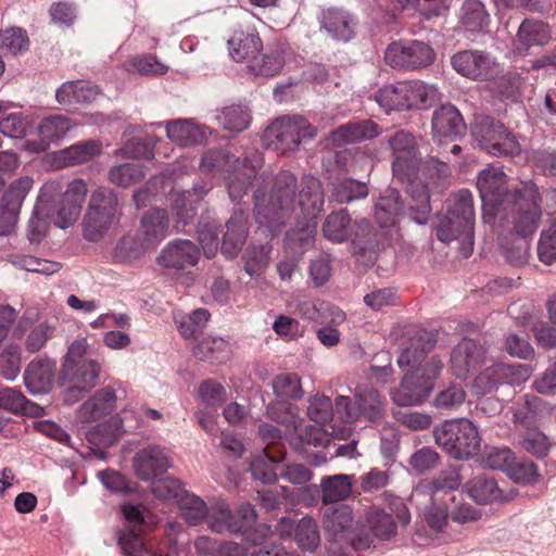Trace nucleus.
<instances>
[{
	"label": "nucleus",
	"mask_w": 556,
	"mask_h": 556,
	"mask_svg": "<svg viewBox=\"0 0 556 556\" xmlns=\"http://www.w3.org/2000/svg\"><path fill=\"white\" fill-rule=\"evenodd\" d=\"M87 194L88 186L81 178L70 181L64 191L58 180L45 182L28 223L30 241L41 240L50 223L62 229L74 225L80 215Z\"/></svg>",
	"instance_id": "f257e3e1"
},
{
	"label": "nucleus",
	"mask_w": 556,
	"mask_h": 556,
	"mask_svg": "<svg viewBox=\"0 0 556 556\" xmlns=\"http://www.w3.org/2000/svg\"><path fill=\"white\" fill-rule=\"evenodd\" d=\"M392 150V169L395 177L406 181L409 195V215L414 222L424 225L431 213L430 195L426 185L418 178L420 153L418 139L406 130H397L389 137Z\"/></svg>",
	"instance_id": "f03ea898"
},
{
	"label": "nucleus",
	"mask_w": 556,
	"mask_h": 556,
	"mask_svg": "<svg viewBox=\"0 0 556 556\" xmlns=\"http://www.w3.org/2000/svg\"><path fill=\"white\" fill-rule=\"evenodd\" d=\"M263 184L270 185L269 197L266 198V187H257L254 192V215L261 226L270 231L278 230L299 207V197L303 176L299 182L295 175L289 170H280L270 178L265 172L260 176Z\"/></svg>",
	"instance_id": "7ed1b4c3"
},
{
	"label": "nucleus",
	"mask_w": 556,
	"mask_h": 556,
	"mask_svg": "<svg viewBox=\"0 0 556 556\" xmlns=\"http://www.w3.org/2000/svg\"><path fill=\"white\" fill-rule=\"evenodd\" d=\"M511 199L497 211L493 230L532 239L543 215L539 187L533 181H521Z\"/></svg>",
	"instance_id": "20e7f679"
},
{
	"label": "nucleus",
	"mask_w": 556,
	"mask_h": 556,
	"mask_svg": "<svg viewBox=\"0 0 556 556\" xmlns=\"http://www.w3.org/2000/svg\"><path fill=\"white\" fill-rule=\"evenodd\" d=\"M473 195L462 189L446 200L445 213L439 219L435 236L442 242L458 241L460 253L467 258L473 250Z\"/></svg>",
	"instance_id": "39448f33"
},
{
	"label": "nucleus",
	"mask_w": 556,
	"mask_h": 556,
	"mask_svg": "<svg viewBox=\"0 0 556 556\" xmlns=\"http://www.w3.org/2000/svg\"><path fill=\"white\" fill-rule=\"evenodd\" d=\"M262 165L263 156L256 151L240 159L226 150L212 149L203 154L199 166L203 173H227L229 197L232 201H239L247 194Z\"/></svg>",
	"instance_id": "423d86ee"
},
{
	"label": "nucleus",
	"mask_w": 556,
	"mask_h": 556,
	"mask_svg": "<svg viewBox=\"0 0 556 556\" xmlns=\"http://www.w3.org/2000/svg\"><path fill=\"white\" fill-rule=\"evenodd\" d=\"M325 194L320 180L316 177L304 178L299 197V208L303 219H299L285 238V244L293 255L302 256L313 248L317 232L316 218L323 210Z\"/></svg>",
	"instance_id": "0eeeda50"
},
{
	"label": "nucleus",
	"mask_w": 556,
	"mask_h": 556,
	"mask_svg": "<svg viewBox=\"0 0 556 556\" xmlns=\"http://www.w3.org/2000/svg\"><path fill=\"white\" fill-rule=\"evenodd\" d=\"M122 208L115 191L100 186L92 190L83 217V236L87 241L101 240L118 223Z\"/></svg>",
	"instance_id": "6e6552de"
},
{
	"label": "nucleus",
	"mask_w": 556,
	"mask_h": 556,
	"mask_svg": "<svg viewBox=\"0 0 556 556\" xmlns=\"http://www.w3.org/2000/svg\"><path fill=\"white\" fill-rule=\"evenodd\" d=\"M336 413L345 421L365 420L380 425L387 417V402L374 387H356L353 397H336Z\"/></svg>",
	"instance_id": "1a4fd4ad"
},
{
	"label": "nucleus",
	"mask_w": 556,
	"mask_h": 556,
	"mask_svg": "<svg viewBox=\"0 0 556 556\" xmlns=\"http://www.w3.org/2000/svg\"><path fill=\"white\" fill-rule=\"evenodd\" d=\"M443 368V363L435 356L405 375L399 387L391 389L392 402L402 407L416 406L424 403L433 389V381Z\"/></svg>",
	"instance_id": "9d476101"
},
{
	"label": "nucleus",
	"mask_w": 556,
	"mask_h": 556,
	"mask_svg": "<svg viewBox=\"0 0 556 556\" xmlns=\"http://www.w3.org/2000/svg\"><path fill=\"white\" fill-rule=\"evenodd\" d=\"M433 438L439 446L456 459L476 455L481 442L476 426L465 418L445 420L442 425L434 427Z\"/></svg>",
	"instance_id": "9b49d317"
},
{
	"label": "nucleus",
	"mask_w": 556,
	"mask_h": 556,
	"mask_svg": "<svg viewBox=\"0 0 556 556\" xmlns=\"http://www.w3.org/2000/svg\"><path fill=\"white\" fill-rule=\"evenodd\" d=\"M516 186L510 188L507 176L502 167L489 166L480 170L477 177V188L482 201V220L488 225H495L497 211L513 200L517 193Z\"/></svg>",
	"instance_id": "f8f14e48"
},
{
	"label": "nucleus",
	"mask_w": 556,
	"mask_h": 556,
	"mask_svg": "<svg viewBox=\"0 0 556 556\" xmlns=\"http://www.w3.org/2000/svg\"><path fill=\"white\" fill-rule=\"evenodd\" d=\"M100 369V364L88 356L87 340L80 338L68 346L59 379L61 383H75L91 390L98 382Z\"/></svg>",
	"instance_id": "ddd939ff"
},
{
	"label": "nucleus",
	"mask_w": 556,
	"mask_h": 556,
	"mask_svg": "<svg viewBox=\"0 0 556 556\" xmlns=\"http://www.w3.org/2000/svg\"><path fill=\"white\" fill-rule=\"evenodd\" d=\"M470 132L479 147L494 156H514L521 152L516 137L501 122L490 116L477 117L471 124Z\"/></svg>",
	"instance_id": "4468645a"
},
{
	"label": "nucleus",
	"mask_w": 556,
	"mask_h": 556,
	"mask_svg": "<svg viewBox=\"0 0 556 556\" xmlns=\"http://www.w3.org/2000/svg\"><path fill=\"white\" fill-rule=\"evenodd\" d=\"M317 129L302 116H282L269 125L263 136L268 147L286 153L295 151L302 140L316 136Z\"/></svg>",
	"instance_id": "2eb2a0df"
},
{
	"label": "nucleus",
	"mask_w": 556,
	"mask_h": 556,
	"mask_svg": "<svg viewBox=\"0 0 556 556\" xmlns=\"http://www.w3.org/2000/svg\"><path fill=\"white\" fill-rule=\"evenodd\" d=\"M435 53L422 40H400L386 50L384 60L393 68L418 70L433 63Z\"/></svg>",
	"instance_id": "dca6fc26"
},
{
	"label": "nucleus",
	"mask_w": 556,
	"mask_h": 556,
	"mask_svg": "<svg viewBox=\"0 0 556 556\" xmlns=\"http://www.w3.org/2000/svg\"><path fill=\"white\" fill-rule=\"evenodd\" d=\"M34 180L29 176L21 177L11 182L0 200V235H10L17 223L20 210Z\"/></svg>",
	"instance_id": "f3484780"
},
{
	"label": "nucleus",
	"mask_w": 556,
	"mask_h": 556,
	"mask_svg": "<svg viewBox=\"0 0 556 556\" xmlns=\"http://www.w3.org/2000/svg\"><path fill=\"white\" fill-rule=\"evenodd\" d=\"M128 414H132V412L123 409L116 416L84 430L88 443L99 448H105L113 445L126 431L136 429V422H128Z\"/></svg>",
	"instance_id": "a211bd4d"
},
{
	"label": "nucleus",
	"mask_w": 556,
	"mask_h": 556,
	"mask_svg": "<svg viewBox=\"0 0 556 556\" xmlns=\"http://www.w3.org/2000/svg\"><path fill=\"white\" fill-rule=\"evenodd\" d=\"M486 358L485 346L473 339H463L451 352V370L458 379H466L468 375L484 364Z\"/></svg>",
	"instance_id": "6ab92c4d"
},
{
	"label": "nucleus",
	"mask_w": 556,
	"mask_h": 556,
	"mask_svg": "<svg viewBox=\"0 0 556 556\" xmlns=\"http://www.w3.org/2000/svg\"><path fill=\"white\" fill-rule=\"evenodd\" d=\"M351 249L353 255L366 266L377 260L380 248V232L367 219H356L352 225Z\"/></svg>",
	"instance_id": "aec40b11"
},
{
	"label": "nucleus",
	"mask_w": 556,
	"mask_h": 556,
	"mask_svg": "<svg viewBox=\"0 0 556 556\" xmlns=\"http://www.w3.org/2000/svg\"><path fill=\"white\" fill-rule=\"evenodd\" d=\"M432 136L438 144L453 142L466 131V125L459 111L452 104L435 109L431 119Z\"/></svg>",
	"instance_id": "412c9836"
},
{
	"label": "nucleus",
	"mask_w": 556,
	"mask_h": 556,
	"mask_svg": "<svg viewBox=\"0 0 556 556\" xmlns=\"http://www.w3.org/2000/svg\"><path fill=\"white\" fill-rule=\"evenodd\" d=\"M132 466L138 478L148 481L164 475L170 467V460L164 447L149 445L135 454Z\"/></svg>",
	"instance_id": "4be33fe9"
},
{
	"label": "nucleus",
	"mask_w": 556,
	"mask_h": 556,
	"mask_svg": "<svg viewBox=\"0 0 556 556\" xmlns=\"http://www.w3.org/2000/svg\"><path fill=\"white\" fill-rule=\"evenodd\" d=\"M199 258L200 250L192 241L178 239L163 248L157 262L162 267L180 270L197 265Z\"/></svg>",
	"instance_id": "5701e85b"
},
{
	"label": "nucleus",
	"mask_w": 556,
	"mask_h": 556,
	"mask_svg": "<svg viewBox=\"0 0 556 556\" xmlns=\"http://www.w3.org/2000/svg\"><path fill=\"white\" fill-rule=\"evenodd\" d=\"M511 410L514 424L527 430L535 428L545 416L552 413L553 407L536 395L526 394L514 403Z\"/></svg>",
	"instance_id": "b1692460"
},
{
	"label": "nucleus",
	"mask_w": 556,
	"mask_h": 556,
	"mask_svg": "<svg viewBox=\"0 0 556 556\" xmlns=\"http://www.w3.org/2000/svg\"><path fill=\"white\" fill-rule=\"evenodd\" d=\"M353 521V511L350 506L338 505L327 508L324 513V529L328 541L343 545L351 536Z\"/></svg>",
	"instance_id": "393cba45"
},
{
	"label": "nucleus",
	"mask_w": 556,
	"mask_h": 556,
	"mask_svg": "<svg viewBox=\"0 0 556 556\" xmlns=\"http://www.w3.org/2000/svg\"><path fill=\"white\" fill-rule=\"evenodd\" d=\"M453 68L472 79L490 78L495 73V63L480 51H460L452 58Z\"/></svg>",
	"instance_id": "a878e982"
},
{
	"label": "nucleus",
	"mask_w": 556,
	"mask_h": 556,
	"mask_svg": "<svg viewBox=\"0 0 556 556\" xmlns=\"http://www.w3.org/2000/svg\"><path fill=\"white\" fill-rule=\"evenodd\" d=\"M56 363L48 357H36L24 371V382L33 394L47 393L53 384Z\"/></svg>",
	"instance_id": "bb28decb"
},
{
	"label": "nucleus",
	"mask_w": 556,
	"mask_h": 556,
	"mask_svg": "<svg viewBox=\"0 0 556 556\" xmlns=\"http://www.w3.org/2000/svg\"><path fill=\"white\" fill-rule=\"evenodd\" d=\"M226 228L220 251L226 257L232 258L238 255L248 237V212L241 207L236 208Z\"/></svg>",
	"instance_id": "cd10ccee"
},
{
	"label": "nucleus",
	"mask_w": 556,
	"mask_h": 556,
	"mask_svg": "<svg viewBox=\"0 0 556 556\" xmlns=\"http://www.w3.org/2000/svg\"><path fill=\"white\" fill-rule=\"evenodd\" d=\"M116 400L113 388H102L79 406L77 412L79 421L89 424L109 415L115 408Z\"/></svg>",
	"instance_id": "c85d7f7f"
},
{
	"label": "nucleus",
	"mask_w": 556,
	"mask_h": 556,
	"mask_svg": "<svg viewBox=\"0 0 556 556\" xmlns=\"http://www.w3.org/2000/svg\"><path fill=\"white\" fill-rule=\"evenodd\" d=\"M101 94V89L87 80H68L62 84L55 91V100L59 104L71 106L74 104H88Z\"/></svg>",
	"instance_id": "c756f323"
},
{
	"label": "nucleus",
	"mask_w": 556,
	"mask_h": 556,
	"mask_svg": "<svg viewBox=\"0 0 556 556\" xmlns=\"http://www.w3.org/2000/svg\"><path fill=\"white\" fill-rule=\"evenodd\" d=\"M76 126L70 117L61 114L50 115L41 119L38 125L39 142H31L38 146L36 151H45L50 143H58L66 134Z\"/></svg>",
	"instance_id": "7c9ffc66"
},
{
	"label": "nucleus",
	"mask_w": 556,
	"mask_h": 556,
	"mask_svg": "<svg viewBox=\"0 0 556 556\" xmlns=\"http://www.w3.org/2000/svg\"><path fill=\"white\" fill-rule=\"evenodd\" d=\"M469 497L479 505L510 500L500 489L496 480L485 473L477 475L465 484Z\"/></svg>",
	"instance_id": "2f4dec72"
},
{
	"label": "nucleus",
	"mask_w": 556,
	"mask_h": 556,
	"mask_svg": "<svg viewBox=\"0 0 556 556\" xmlns=\"http://www.w3.org/2000/svg\"><path fill=\"white\" fill-rule=\"evenodd\" d=\"M380 134V126L372 121L364 119L348 123L331 131L330 140L336 146L355 143L362 140H371Z\"/></svg>",
	"instance_id": "473e14b6"
},
{
	"label": "nucleus",
	"mask_w": 556,
	"mask_h": 556,
	"mask_svg": "<svg viewBox=\"0 0 556 556\" xmlns=\"http://www.w3.org/2000/svg\"><path fill=\"white\" fill-rule=\"evenodd\" d=\"M494 232L497 236L501 254L509 265L521 267L529 263L531 239L511 233L505 235L500 230H494Z\"/></svg>",
	"instance_id": "72a5a7b5"
},
{
	"label": "nucleus",
	"mask_w": 556,
	"mask_h": 556,
	"mask_svg": "<svg viewBox=\"0 0 556 556\" xmlns=\"http://www.w3.org/2000/svg\"><path fill=\"white\" fill-rule=\"evenodd\" d=\"M434 346V341L430 338L427 332L418 333L407 341L402 343L401 353L397 357V365L401 368L412 367H424L425 356Z\"/></svg>",
	"instance_id": "f704fd0d"
},
{
	"label": "nucleus",
	"mask_w": 556,
	"mask_h": 556,
	"mask_svg": "<svg viewBox=\"0 0 556 556\" xmlns=\"http://www.w3.org/2000/svg\"><path fill=\"white\" fill-rule=\"evenodd\" d=\"M169 226L167 212L162 208H151L146 212L140 222V236L153 247L164 239Z\"/></svg>",
	"instance_id": "c9c22d12"
},
{
	"label": "nucleus",
	"mask_w": 556,
	"mask_h": 556,
	"mask_svg": "<svg viewBox=\"0 0 556 556\" xmlns=\"http://www.w3.org/2000/svg\"><path fill=\"white\" fill-rule=\"evenodd\" d=\"M167 138L181 147L201 143L206 139L203 128L189 119H175L166 124Z\"/></svg>",
	"instance_id": "e433bc0d"
},
{
	"label": "nucleus",
	"mask_w": 556,
	"mask_h": 556,
	"mask_svg": "<svg viewBox=\"0 0 556 556\" xmlns=\"http://www.w3.org/2000/svg\"><path fill=\"white\" fill-rule=\"evenodd\" d=\"M102 151L99 140H88L73 144L58 152L56 161L61 166H75L91 161Z\"/></svg>",
	"instance_id": "4c0bfd02"
},
{
	"label": "nucleus",
	"mask_w": 556,
	"mask_h": 556,
	"mask_svg": "<svg viewBox=\"0 0 556 556\" xmlns=\"http://www.w3.org/2000/svg\"><path fill=\"white\" fill-rule=\"evenodd\" d=\"M460 24L469 33H489L490 15L480 0H466L460 9Z\"/></svg>",
	"instance_id": "58836bf2"
},
{
	"label": "nucleus",
	"mask_w": 556,
	"mask_h": 556,
	"mask_svg": "<svg viewBox=\"0 0 556 556\" xmlns=\"http://www.w3.org/2000/svg\"><path fill=\"white\" fill-rule=\"evenodd\" d=\"M283 63L285 49L276 42L273 47H267L263 53L258 52L249 67L255 75L269 77L278 74Z\"/></svg>",
	"instance_id": "ea45409f"
},
{
	"label": "nucleus",
	"mask_w": 556,
	"mask_h": 556,
	"mask_svg": "<svg viewBox=\"0 0 556 556\" xmlns=\"http://www.w3.org/2000/svg\"><path fill=\"white\" fill-rule=\"evenodd\" d=\"M0 407L13 414H22L31 417L43 415V408L26 399V396L14 388L0 389Z\"/></svg>",
	"instance_id": "a19ab883"
},
{
	"label": "nucleus",
	"mask_w": 556,
	"mask_h": 556,
	"mask_svg": "<svg viewBox=\"0 0 556 556\" xmlns=\"http://www.w3.org/2000/svg\"><path fill=\"white\" fill-rule=\"evenodd\" d=\"M321 28L331 35L354 34L358 31V23L348 11L328 9L323 12Z\"/></svg>",
	"instance_id": "79ce46f5"
},
{
	"label": "nucleus",
	"mask_w": 556,
	"mask_h": 556,
	"mask_svg": "<svg viewBox=\"0 0 556 556\" xmlns=\"http://www.w3.org/2000/svg\"><path fill=\"white\" fill-rule=\"evenodd\" d=\"M405 81L387 85L375 93L376 102L388 113L390 111L409 110Z\"/></svg>",
	"instance_id": "37998d69"
},
{
	"label": "nucleus",
	"mask_w": 556,
	"mask_h": 556,
	"mask_svg": "<svg viewBox=\"0 0 556 556\" xmlns=\"http://www.w3.org/2000/svg\"><path fill=\"white\" fill-rule=\"evenodd\" d=\"M462 484V478L456 467L443 470L428 485H425L430 496H437L445 501L455 502L456 496L453 494Z\"/></svg>",
	"instance_id": "c03bdc74"
},
{
	"label": "nucleus",
	"mask_w": 556,
	"mask_h": 556,
	"mask_svg": "<svg viewBox=\"0 0 556 556\" xmlns=\"http://www.w3.org/2000/svg\"><path fill=\"white\" fill-rule=\"evenodd\" d=\"M206 520L208 527L217 533L241 531V523L237 520V516L232 514L228 505L223 501L216 502L208 508Z\"/></svg>",
	"instance_id": "a18cd8bd"
},
{
	"label": "nucleus",
	"mask_w": 556,
	"mask_h": 556,
	"mask_svg": "<svg viewBox=\"0 0 556 556\" xmlns=\"http://www.w3.org/2000/svg\"><path fill=\"white\" fill-rule=\"evenodd\" d=\"M326 239L334 243H341L351 237V218L346 211L341 210L329 214L321 227Z\"/></svg>",
	"instance_id": "49530a36"
},
{
	"label": "nucleus",
	"mask_w": 556,
	"mask_h": 556,
	"mask_svg": "<svg viewBox=\"0 0 556 556\" xmlns=\"http://www.w3.org/2000/svg\"><path fill=\"white\" fill-rule=\"evenodd\" d=\"M454 503L438 498L437 496H430V502L425 507L422 515L425 522L432 531L440 533L446 529L451 518V504Z\"/></svg>",
	"instance_id": "de8ad7c7"
},
{
	"label": "nucleus",
	"mask_w": 556,
	"mask_h": 556,
	"mask_svg": "<svg viewBox=\"0 0 556 556\" xmlns=\"http://www.w3.org/2000/svg\"><path fill=\"white\" fill-rule=\"evenodd\" d=\"M353 476L334 475L321 480L323 502L336 503L348 498L352 493Z\"/></svg>",
	"instance_id": "09e8293b"
},
{
	"label": "nucleus",
	"mask_w": 556,
	"mask_h": 556,
	"mask_svg": "<svg viewBox=\"0 0 556 556\" xmlns=\"http://www.w3.org/2000/svg\"><path fill=\"white\" fill-rule=\"evenodd\" d=\"M403 211V202L396 190L389 191V194L380 197L375 206V218L381 227H388L395 223Z\"/></svg>",
	"instance_id": "8fccbe9b"
},
{
	"label": "nucleus",
	"mask_w": 556,
	"mask_h": 556,
	"mask_svg": "<svg viewBox=\"0 0 556 556\" xmlns=\"http://www.w3.org/2000/svg\"><path fill=\"white\" fill-rule=\"evenodd\" d=\"M230 58L236 62L250 61L261 52L263 45L260 37H230L227 40Z\"/></svg>",
	"instance_id": "3c124183"
},
{
	"label": "nucleus",
	"mask_w": 556,
	"mask_h": 556,
	"mask_svg": "<svg viewBox=\"0 0 556 556\" xmlns=\"http://www.w3.org/2000/svg\"><path fill=\"white\" fill-rule=\"evenodd\" d=\"M280 459V457H276L268 451V447H265L263 453L255 456L250 463L252 477L265 484L275 483L278 480V475L274 469V464Z\"/></svg>",
	"instance_id": "603ef678"
},
{
	"label": "nucleus",
	"mask_w": 556,
	"mask_h": 556,
	"mask_svg": "<svg viewBox=\"0 0 556 556\" xmlns=\"http://www.w3.org/2000/svg\"><path fill=\"white\" fill-rule=\"evenodd\" d=\"M367 523L376 538L389 541L396 534V523L391 514L380 508H370L366 515Z\"/></svg>",
	"instance_id": "864d4df0"
},
{
	"label": "nucleus",
	"mask_w": 556,
	"mask_h": 556,
	"mask_svg": "<svg viewBox=\"0 0 556 556\" xmlns=\"http://www.w3.org/2000/svg\"><path fill=\"white\" fill-rule=\"evenodd\" d=\"M219 223L208 216H202L198 224V238L204 255L212 258L216 255L219 245L218 239Z\"/></svg>",
	"instance_id": "5fc2aeb1"
},
{
	"label": "nucleus",
	"mask_w": 556,
	"mask_h": 556,
	"mask_svg": "<svg viewBox=\"0 0 556 556\" xmlns=\"http://www.w3.org/2000/svg\"><path fill=\"white\" fill-rule=\"evenodd\" d=\"M193 355L201 361H223L229 355V342L222 337H208L193 348Z\"/></svg>",
	"instance_id": "6e6d98bb"
},
{
	"label": "nucleus",
	"mask_w": 556,
	"mask_h": 556,
	"mask_svg": "<svg viewBox=\"0 0 556 556\" xmlns=\"http://www.w3.org/2000/svg\"><path fill=\"white\" fill-rule=\"evenodd\" d=\"M275 395L281 400H300L304 392L301 378L294 372H283L277 375L271 382Z\"/></svg>",
	"instance_id": "4d7b16f0"
},
{
	"label": "nucleus",
	"mask_w": 556,
	"mask_h": 556,
	"mask_svg": "<svg viewBox=\"0 0 556 556\" xmlns=\"http://www.w3.org/2000/svg\"><path fill=\"white\" fill-rule=\"evenodd\" d=\"M108 178L113 185L126 188L143 179L144 172L140 164L124 163L111 167Z\"/></svg>",
	"instance_id": "13d9d810"
},
{
	"label": "nucleus",
	"mask_w": 556,
	"mask_h": 556,
	"mask_svg": "<svg viewBox=\"0 0 556 556\" xmlns=\"http://www.w3.org/2000/svg\"><path fill=\"white\" fill-rule=\"evenodd\" d=\"M217 119L225 129L240 132L248 128L251 116L247 108L233 104L226 106L217 116Z\"/></svg>",
	"instance_id": "bf43d9fd"
},
{
	"label": "nucleus",
	"mask_w": 556,
	"mask_h": 556,
	"mask_svg": "<svg viewBox=\"0 0 556 556\" xmlns=\"http://www.w3.org/2000/svg\"><path fill=\"white\" fill-rule=\"evenodd\" d=\"M178 503L184 519L190 525H198L208 514V507L205 502L194 494L185 492Z\"/></svg>",
	"instance_id": "052dcab7"
},
{
	"label": "nucleus",
	"mask_w": 556,
	"mask_h": 556,
	"mask_svg": "<svg viewBox=\"0 0 556 556\" xmlns=\"http://www.w3.org/2000/svg\"><path fill=\"white\" fill-rule=\"evenodd\" d=\"M296 544L304 551L313 552L320 542L318 526L311 517H303L295 527Z\"/></svg>",
	"instance_id": "680f3d73"
},
{
	"label": "nucleus",
	"mask_w": 556,
	"mask_h": 556,
	"mask_svg": "<svg viewBox=\"0 0 556 556\" xmlns=\"http://www.w3.org/2000/svg\"><path fill=\"white\" fill-rule=\"evenodd\" d=\"M210 319V313L205 308H198L188 316L176 319L179 332L185 338H195L201 334Z\"/></svg>",
	"instance_id": "e2e57ef3"
},
{
	"label": "nucleus",
	"mask_w": 556,
	"mask_h": 556,
	"mask_svg": "<svg viewBox=\"0 0 556 556\" xmlns=\"http://www.w3.org/2000/svg\"><path fill=\"white\" fill-rule=\"evenodd\" d=\"M367 194V185L355 179H344L337 182L332 192V197L339 203H350L354 200L364 199Z\"/></svg>",
	"instance_id": "0e129e2a"
},
{
	"label": "nucleus",
	"mask_w": 556,
	"mask_h": 556,
	"mask_svg": "<svg viewBox=\"0 0 556 556\" xmlns=\"http://www.w3.org/2000/svg\"><path fill=\"white\" fill-rule=\"evenodd\" d=\"M22 355L17 344H8L0 353V375L7 380H14L21 372Z\"/></svg>",
	"instance_id": "69168bd1"
},
{
	"label": "nucleus",
	"mask_w": 556,
	"mask_h": 556,
	"mask_svg": "<svg viewBox=\"0 0 556 556\" xmlns=\"http://www.w3.org/2000/svg\"><path fill=\"white\" fill-rule=\"evenodd\" d=\"M538 256L546 265L556 262V219L542 230L538 242Z\"/></svg>",
	"instance_id": "338daca9"
},
{
	"label": "nucleus",
	"mask_w": 556,
	"mask_h": 556,
	"mask_svg": "<svg viewBox=\"0 0 556 556\" xmlns=\"http://www.w3.org/2000/svg\"><path fill=\"white\" fill-rule=\"evenodd\" d=\"M533 167L545 177H556V149L541 147L532 151Z\"/></svg>",
	"instance_id": "774afa93"
}]
</instances>
